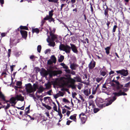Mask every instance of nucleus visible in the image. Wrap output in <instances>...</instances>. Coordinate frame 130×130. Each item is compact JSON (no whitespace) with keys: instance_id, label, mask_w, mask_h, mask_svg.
Instances as JSON below:
<instances>
[{"instance_id":"obj_6","label":"nucleus","mask_w":130,"mask_h":130,"mask_svg":"<svg viewBox=\"0 0 130 130\" xmlns=\"http://www.w3.org/2000/svg\"><path fill=\"white\" fill-rule=\"evenodd\" d=\"M26 89L27 92L28 93H31L34 92L32 89L31 84L30 83H29L26 85Z\"/></svg>"},{"instance_id":"obj_17","label":"nucleus","mask_w":130,"mask_h":130,"mask_svg":"<svg viewBox=\"0 0 130 130\" xmlns=\"http://www.w3.org/2000/svg\"><path fill=\"white\" fill-rule=\"evenodd\" d=\"M95 106L94 104L91 103H90L88 107V108L90 109L89 111H90V110H91L92 111L93 109L95 107Z\"/></svg>"},{"instance_id":"obj_40","label":"nucleus","mask_w":130,"mask_h":130,"mask_svg":"<svg viewBox=\"0 0 130 130\" xmlns=\"http://www.w3.org/2000/svg\"><path fill=\"white\" fill-rule=\"evenodd\" d=\"M69 87H71L72 89H76V86L74 84H70L69 85Z\"/></svg>"},{"instance_id":"obj_23","label":"nucleus","mask_w":130,"mask_h":130,"mask_svg":"<svg viewBox=\"0 0 130 130\" xmlns=\"http://www.w3.org/2000/svg\"><path fill=\"white\" fill-rule=\"evenodd\" d=\"M112 82H115L116 84V89H118L119 88V86L120 85V84L119 82L116 80H115L114 79L112 80Z\"/></svg>"},{"instance_id":"obj_51","label":"nucleus","mask_w":130,"mask_h":130,"mask_svg":"<svg viewBox=\"0 0 130 130\" xmlns=\"http://www.w3.org/2000/svg\"><path fill=\"white\" fill-rule=\"evenodd\" d=\"M58 115H59L60 117V119H61L62 117V114L60 111H58Z\"/></svg>"},{"instance_id":"obj_41","label":"nucleus","mask_w":130,"mask_h":130,"mask_svg":"<svg viewBox=\"0 0 130 130\" xmlns=\"http://www.w3.org/2000/svg\"><path fill=\"white\" fill-rule=\"evenodd\" d=\"M41 45H39L37 46V50L38 51V52L39 53H40L41 50Z\"/></svg>"},{"instance_id":"obj_8","label":"nucleus","mask_w":130,"mask_h":130,"mask_svg":"<svg viewBox=\"0 0 130 130\" xmlns=\"http://www.w3.org/2000/svg\"><path fill=\"white\" fill-rule=\"evenodd\" d=\"M20 32L22 37L26 40L27 36V32L25 30H21L20 31Z\"/></svg>"},{"instance_id":"obj_16","label":"nucleus","mask_w":130,"mask_h":130,"mask_svg":"<svg viewBox=\"0 0 130 130\" xmlns=\"http://www.w3.org/2000/svg\"><path fill=\"white\" fill-rule=\"evenodd\" d=\"M6 101L5 97L2 94V92L0 91V101L1 102Z\"/></svg>"},{"instance_id":"obj_18","label":"nucleus","mask_w":130,"mask_h":130,"mask_svg":"<svg viewBox=\"0 0 130 130\" xmlns=\"http://www.w3.org/2000/svg\"><path fill=\"white\" fill-rule=\"evenodd\" d=\"M77 115L76 114H74L71 115L69 119L71 120H73L74 121L76 122L77 120L76 116Z\"/></svg>"},{"instance_id":"obj_11","label":"nucleus","mask_w":130,"mask_h":130,"mask_svg":"<svg viewBox=\"0 0 130 130\" xmlns=\"http://www.w3.org/2000/svg\"><path fill=\"white\" fill-rule=\"evenodd\" d=\"M40 73L44 77L46 76L48 74V72L44 68L43 69Z\"/></svg>"},{"instance_id":"obj_39","label":"nucleus","mask_w":130,"mask_h":130,"mask_svg":"<svg viewBox=\"0 0 130 130\" xmlns=\"http://www.w3.org/2000/svg\"><path fill=\"white\" fill-rule=\"evenodd\" d=\"M50 2L53 3H58V0H47Z\"/></svg>"},{"instance_id":"obj_1","label":"nucleus","mask_w":130,"mask_h":130,"mask_svg":"<svg viewBox=\"0 0 130 130\" xmlns=\"http://www.w3.org/2000/svg\"><path fill=\"white\" fill-rule=\"evenodd\" d=\"M71 46L67 44L65 45L62 44L61 42L59 46V49L61 51L65 52L66 53H70L71 49L72 51L74 53L77 54L78 51L77 47L74 44L70 43Z\"/></svg>"},{"instance_id":"obj_24","label":"nucleus","mask_w":130,"mask_h":130,"mask_svg":"<svg viewBox=\"0 0 130 130\" xmlns=\"http://www.w3.org/2000/svg\"><path fill=\"white\" fill-rule=\"evenodd\" d=\"M68 82L70 83V84H74L76 82V80L74 79L73 78H70V79H69Z\"/></svg>"},{"instance_id":"obj_28","label":"nucleus","mask_w":130,"mask_h":130,"mask_svg":"<svg viewBox=\"0 0 130 130\" xmlns=\"http://www.w3.org/2000/svg\"><path fill=\"white\" fill-rule=\"evenodd\" d=\"M51 59L52 60V61L54 63H55L56 62V59L54 55H52L51 57Z\"/></svg>"},{"instance_id":"obj_9","label":"nucleus","mask_w":130,"mask_h":130,"mask_svg":"<svg viewBox=\"0 0 130 130\" xmlns=\"http://www.w3.org/2000/svg\"><path fill=\"white\" fill-rule=\"evenodd\" d=\"M96 64L95 62L94 61H91L88 65V68L89 70H92L95 67Z\"/></svg>"},{"instance_id":"obj_54","label":"nucleus","mask_w":130,"mask_h":130,"mask_svg":"<svg viewBox=\"0 0 130 130\" xmlns=\"http://www.w3.org/2000/svg\"><path fill=\"white\" fill-rule=\"evenodd\" d=\"M59 96H63L64 95V93L61 91H59Z\"/></svg>"},{"instance_id":"obj_4","label":"nucleus","mask_w":130,"mask_h":130,"mask_svg":"<svg viewBox=\"0 0 130 130\" xmlns=\"http://www.w3.org/2000/svg\"><path fill=\"white\" fill-rule=\"evenodd\" d=\"M106 99V102H108L107 103H105L103 104H101L103 102V101L102 99H99L96 102V104L100 108H102L103 107H105V106H107L106 105L107 103L109 102L108 101H107V100L108 99Z\"/></svg>"},{"instance_id":"obj_20","label":"nucleus","mask_w":130,"mask_h":130,"mask_svg":"<svg viewBox=\"0 0 130 130\" xmlns=\"http://www.w3.org/2000/svg\"><path fill=\"white\" fill-rule=\"evenodd\" d=\"M106 8L104 10V14L105 16L107 18H108L109 17V14L108 13V7L106 5Z\"/></svg>"},{"instance_id":"obj_55","label":"nucleus","mask_w":130,"mask_h":130,"mask_svg":"<svg viewBox=\"0 0 130 130\" xmlns=\"http://www.w3.org/2000/svg\"><path fill=\"white\" fill-rule=\"evenodd\" d=\"M57 109V106L56 105H54L53 107V109L56 112H58Z\"/></svg>"},{"instance_id":"obj_64","label":"nucleus","mask_w":130,"mask_h":130,"mask_svg":"<svg viewBox=\"0 0 130 130\" xmlns=\"http://www.w3.org/2000/svg\"><path fill=\"white\" fill-rule=\"evenodd\" d=\"M45 108L48 110H50L52 108L50 106L47 105L46 106Z\"/></svg>"},{"instance_id":"obj_45","label":"nucleus","mask_w":130,"mask_h":130,"mask_svg":"<svg viewBox=\"0 0 130 130\" xmlns=\"http://www.w3.org/2000/svg\"><path fill=\"white\" fill-rule=\"evenodd\" d=\"M119 96L122 95H127V94L123 91V92H122L120 94L119 93Z\"/></svg>"},{"instance_id":"obj_62","label":"nucleus","mask_w":130,"mask_h":130,"mask_svg":"<svg viewBox=\"0 0 130 130\" xmlns=\"http://www.w3.org/2000/svg\"><path fill=\"white\" fill-rule=\"evenodd\" d=\"M96 90L94 89H93L92 90V94H95L96 92Z\"/></svg>"},{"instance_id":"obj_5","label":"nucleus","mask_w":130,"mask_h":130,"mask_svg":"<svg viewBox=\"0 0 130 130\" xmlns=\"http://www.w3.org/2000/svg\"><path fill=\"white\" fill-rule=\"evenodd\" d=\"M51 40L52 41H55L56 42L58 43L60 42V40H61V38L60 36L56 34H53L50 36Z\"/></svg>"},{"instance_id":"obj_37","label":"nucleus","mask_w":130,"mask_h":130,"mask_svg":"<svg viewBox=\"0 0 130 130\" xmlns=\"http://www.w3.org/2000/svg\"><path fill=\"white\" fill-rule=\"evenodd\" d=\"M100 110V109L98 108H96V106L95 107L93 108V112L94 113H96L98 112Z\"/></svg>"},{"instance_id":"obj_31","label":"nucleus","mask_w":130,"mask_h":130,"mask_svg":"<svg viewBox=\"0 0 130 130\" xmlns=\"http://www.w3.org/2000/svg\"><path fill=\"white\" fill-rule=\"evenodd\" d=\"M19 28H20V29L21 30H28V27L26 26H23L21 25L20 26Z\"/></svg>"},{"instance_id":"obj_48","label":"nucleus","mask_w":130,"mask_h":130,"mask_svg":"<svg viewBox=\"0 0 130 130\" xmlns=\"http://www.w3.org/2000/svg\"><path fill=\"white\" fill-rule=\"evenodd\" d=\"M78 96H79V98H80L81 100H82L83 102H84V99L83 98V97L80 94H79L78 95Z\"/></svg>"},{"instance_id":"obj_19","label":"nucleus","mask_w":130,"mask_h":130,"mask_svg":"<svg viewBox=\"0 0 130 130\" xmlns=\"http://www.w3.org/2000/svg\"><path fill=\"white\" fill-rule=\"evenodd\" d=\"M16 100V99L15 98L13 97L11 98L10 100V103L11 104H15L16 103V102H15Z\"/></svg>"},{"instance_id":"obj_42","label":"nucleus","mask_w":130,"mask_h":130,"mask_svg":"<svg viewBox=\"0 0 130 130\" xmlns=\"http://www.w3.org/2000/svg\"><path fill=\"white\" fill-rule=\"evenodd\" d=\"M110 21H108V20L107 21V22H106V25L107 26V29H109L110 27V26H109V25L110 24Z\"/></svg>"},{"instance_id":"obj_27","label":"nucleus","mask_w":130,"mask_h":130,"mask_svg":"<svg viewBox=\"0 0 130 130\" xmlns=\"http://www.w3.org/2000/svg\"><path fill=\"white\" fill-rule=\"evenodd\" d=\"M110 49V46H108L105 48V50L106 51V53L107 55L109 54V51Z\"/></svg>"},{"instance_id":"obj_35","label":"nucleus","mask_w":130,"mask_h":130,"mask_svg":"<svg viewBox=\"0 0 130 130\" xmlns=\"http://www.w3.org/2000/svg\"><path fill=\"white\" fill-rule=\"evenodd\" d=\"M74 78L76 80V81L77 82H80L81 81V79L79 76H76L74 77Z\"/></svg>"},{"instance_id":"obj_29","label":"nucleus","mask_w":130,"mask_h":130,"mask_svg":"<svg viewBox=\"0 0 130 130\" xmlns=\"http://www.w3.org/2000/svg\"><path fill=\"white\" fill-rule=\"evenodd\" d=\"M46 88L47 89H49L51 87V83L48 82L45 85Z\"/></svg>"},{"instance_id":"obj_46","label":"nucleus","mask_w":130,"mask_h":130,"mask_svg":"<svg viewBox=\"0 0 130 130\" xmlns=\"http://www.w3.org/2000/svg\"><path fill=\"white\" fill-rule=\"evenodd\" d=\"M62 101L65 103H70L69 101L65 98L63 99Z\"/></svg>"},{"instance_id":"obj_12","label":"nucleus","mask_w":130,"mask_h":130,"mask_svg":"<svg viewBox=\"0 0 130 130\" xmlns=\"http://www.w3.org/2000/svg\"><path fill=\"white\" fill-rule=\"evenodd\" d=\"M78 66V65L76 63H72L70 65V68L72 70H75L76 67Z\"/></svg>"},{"instance_id":"obj_32","label":"nucleus","mask_w":130,"mask_h":130,"mask_svg":"<svg viewBox=\"0 0 130 130\" xmlns=\"http://www.w3.org/2000/svg\"><path fill=\"white\" fill-rule=\"evenodd\" d=\"M64 59V56L62 55H61L59 58L58 59V62H62Z\"/></svg>"},{"instance_id":"obj_57","label":"nucleus","mask_w":130,"mask_h":130,"mask_svg":"<svg viewBox=\"0 0 130 130\" xmlns=\"http://www.w3.org/2000/svg\"><path fill=\"white\" fill-rule=\"evenodd\" d=\"M11 52V50L10 49H8V57H10V56Z\"/></svg>"},{"instance_id":"obj_21","label":"nucleus","mask_w":130,"mask_h":130,"mask_svg":"<svg viewBox=\"0 0 130 130\" xmlns=\"http://www.w3.org/2000/svg\"><path fill=\"white\" fill-rule=\"evenodd\" d=\"M44 89L42 86H41L39 88H38V90L37 91V92L41 93L43 91Z\"/></svg>"},{"instance_id":"obj_15","label":"nucleus","mask_w":130,"mask_h":130,"mask_svg":"<svg viewBox=\"0 0 130 130\" xmlns=\"http://www.w3.org/2000/svg\"><path fill=\"white\" fill-rule=\"evenodd\" d=\"M128 74V71L127 70H125L122 69V71L121 74V75H123V76H126Z\"/></svg>"},{"instance_id":"obj_2","label":"nucleus","mask_w":130,"mask_h":130,"mask_svg":"<svg viewBox=\"0 0 130 130\" xmlns=\"http://www.w3.org/2000/svg\"><path fill=\"white\" fill-rule=\"evenodd\" d=\"M122 90V89H120L119 90L118 92H115L113 93L112 94H113L114 96H113L111 99L107 100V101H108L109 102L106 104V105L107 106H108L112 104V102L117 99L116 96H119V94H120L121 93L123 92V91Z\"/></svg>"},{"instance_id":"obj_34","label":"nucleus","mask_w":130,"mask_h":130,"mask_svg":"<svg viewBox=\"0 0 130 130\" xmlns=\"http://www.w3.org/2000/svg\"><path fill=\"white\" fill-rule=\"evenodd\" d=\"M18 42H17V40L15 39L12 40L11 42V43H12L13 46L16 45L17 43Z\"/></svg>"},{"instance_id":"obj_22","label":"nucleus","mask_w":130,"mask_h":130,"mask_svg":"<svg viewBox=\"0 0 130 130\" xmlns=\"http://www.w3.org/2000/svg\"><path fill=\"white\" fill-rule=\"evenodd\" d=\"M32 32L33 33H36L38 34L40 32V30L37 28H32Z\"/></svg>"},{"instance_id":"obj_53","label":"nucleus","mask_w":130,"mask_h":130,"mask_svg":"<svg viewBox=\"0 0 130 130\" xmlns=\"http://www.w3.org/2000/svg\"><path fill=\"white\" fill-rule=\"evenodd\" d=\"M102 79V78H98L96 79V81L98 83H99Z\"/></svg>"},{"instance_id":"obj_14","label":"nucleus","mask_w":130,"mask_h":130,"mask_svg":"<svg viewBox=\"0 0 130 130\" xmlns=\"http://www.w3.org/2000/svg\"><path fill=\"white\" fill-rule=\"evenodd\" d=\"M84 93L85 95L86 96H88L91 93V90L90 89H87L84 90Z\"/></svg>"},{"instance_id":"obj_38","label":"nucleus","mask_w":130,"mask_h":130,"mask_svg":"<svg viewBox=\"0 0 130 130\" xmlns=\"http://www.w3.org/2000/svg\"><path fill=\"white\" fill-rule=\"evenodd\" d=\"M100 74L101 75L103 76H104L106 74V72L104 71H100Z\"/></svg>"},{"instance_id":"obj_56","label":"nucleus","mask_w":130,"mask_h":130,"mask_svg":"<svg viewBox=\"0 0 130 130\" xmlns=\"http://www.w3.org/2000/svg\"><path fill=\"white\" fill-rule=\"evenodd\" d=\"M35 71L36 72L38 73L40 71V69L38 67H36L35 68Z\"/></svg>"},{"instance_id":"obj_60","label":"nucleus","mask_w":130,"mask_h":130,"mask_svg":"<svg viewBox=\"0 0 130 130\" xmlns=\"http://www.w3.org/2000/svg\"><path fill=\"white\" fill-rule=\"evenodd\" d=\"M72 122V121H70V120H68L66 122V124L67 125H69L70 123Z\"/></svg>"},{"instance_id":"obj_13","label":"nucleus","mask_w":130,"mask_h":130,"mask_svg":"<svg viewBox=\"0 0 130 130\" xmlns=\"http://www.w3.org/2000/svg\"><path fill=\"white\" fill-rule=\"evenodd\" d=\"M123 87V85L120 84V85L119 86V88L118 89H117V90H118L120 89H123V91H124V92H126L128 90V89L124 88V87Z\"/></svg>"},{"instance_id":"obj_25","label":"nucleus","mask_w":130,"mask_h":130,"mask_svg":"<svg viewBox=\"0 0 130 130\" xmlns=\"http://www.w3.org/2000/svg\"><path fill=\"white\" fill-rule=\"evenodd\" d=\"M118 27L117 26V23H115V25L113 26L112 28V31L113 32H115L116 31V29Z\"/></svg>"},{"instance_id":"obj_43","label":"nucleus","mask_w":130,"mask_h":130,"mask_svg":"<svg viewBox=\"0 0 130 130\" xmlns=\"http://www.w3.org/2000/svg\"><path fill=\"white\" fill-rule=\"evenodd\" d=\"M124 87H130V81L126 84L124 86Z\"/></svg>"},{"instance_id":"obj_63","label":"nucleus","mask_w":130,"mask_h":130,"mask_svg":"<svg viewBox=\"0 0 130 130\" xmlns=\"http://www.w3.org/2000/svg\"><path fill=\"white\" fill-rule=\"evenodd\" d=\"M77 95V93L76 92H74L73 93H72V96L73 98H74L75 97V96Z\"/></svg>"},{"instance_id":"obj_49","label":"nucleus","mask_w":130,"mask_h":130,"mask_svg":"<svg viewBox=\"0 0 130 130\" xmlns=\"http://www.w3.org/2000/svg\"><path fill=\"white\" fill-rule=\"evenodd\" d=\"M10 105L9 104L7 103V105L5 108V110H6L8 109L10 107Z\"/></svg>"},{"instance_id":"obj_58","label":"nucleus","mask_w":130,"mask_h":130,"mask_svg":"<svg viewBox=\"0 0 130 130\" xmlns=\"http://www.w3.org/2000/svg\"><path fill=\"white\" fill-rule=\"evenodd\" d=\"M125 22L128 25H129L130 24V21H129L128 19H126L125 20Z\"/></svg>"},{"instance_id":"obj_44","label":"nucleus","mask_w":130,"mask_h":130,"mask_svg":"<svg viewBox=\"0 0 130 130\" xmlns=\"http://www.w3.org/2000/svg\"><path fill=\"white\" fill-rule=\"evenodd\" d=\"M22 83L21 81H18L16 83V85L17 86H20L22 85Z\"/></svg>"},{"instance_id":"obj_50","label":"nucleus","mask_w":130,"mask_h":130,"mask_svg":"<svg viewBox=\"0 0 130 130\" xmlns=\"http://www.w3.org/2000/svg\"><path fill=\"white\" fill-rule=\"evenodd\" d=\"M53 63L52 61L50 59H49L47 61V64L49 65H51Z\"/></svg>"},{"instance_id":"obj_59","label":"nucleus","mask_w":130,"mask_h":130,"mask_svg":"<svg viewBox=\"0 0 130 130\" xmlns=\"http://www.w3.org/2000/svg\"><path fill=\"white\" fill-rule=\"evenodd\" d=\"M90 10L92 13H93V9L92 5L91 3H90Z\"/></svg>"},{"instance_id":"obj_3","label":"nucleus","mask_w":130,"mask_h":130,"mask_svg":"<svg viewBox=\"0 0 130 130\" xmlns=\"http://www.w3.org/2000/svg\"><path fill=\"white\" fill-rule=\"evenodd\" d=\"M62 73V71L60 70H54L52 71L50 70L48 71V74H49L50 77H52L53 76H55L57 75L61 74Z\"/></svg>"},{"instance_id":"obj_10","label":"nucleus","mask_w":130,"mask_h":130,"mask_svg":"<svg viewBox=\"0 0 130 130\" xmlns=\"http://www.w3.org/2000/svg\"><path fill=\"white\" fill-rule=\"evenodd\" d=\"M15 98L18 101H24V98L22 96L21 94L17 95L15 97Z\"/></svg>"},{"instance_id":"obj_61","label":"nucleus","mask_w":130,"mask_h":130,"mask_svg":"<svg viewBox=\"0 0 130 130\" xmlns=\"http://www.w3.org/2000/svg\"><path fill=\"white\" fill-rule=\"evenodd\" d=\"M84 76H83V78H86V79H87L88 78V76L87 75L86 73H84L83 74Z\"/></svg>"},{"instance_id":"obj_47","label":"nucleus","mask_w":130,"mask_h":130,"mask_svg":"<svg viewBox=\"0 0 130 130\" xmlns=\"http://www.w3.org/2000/svg\"><path fill=\"white\" fill-rule=\"evenodd\" d=\"M51 18L49 15H47L46 17H45L44 19V20H47L50 19Z\"/></svg>"},{"instance_id":"obj_26","label":"nucleus","mask_w":130,"mask_h":130,"mask_svg":"<svg viewBox=\"0 0 130 130\" xmlns=\"http://www.w3.org/2000/svg\"><path fill=\"white\" fill-rule=\"evenodd\" d=\"M49 29L50 30V36L54 34L55 32V29H53V30H52L51 27H50Z\"/></svg>"},{"instance_id":"obj_52","label":"nucleus","mask_w":130,"mask_h":130,"mask_svg":"<svg viewBox=\"0 0 130 130\" xmlns=\"http://www.w3.org/2000/svg\"><path fill=\"white\" fill-rule=\"evenodd\" d=\"M59 96V93H58L56 95H54V97L55 99H57L58 97Z\"/></svg>"},{"instance_id":"obj_36","label":"nucleus","mask_w":130,"mask_h":130,"mask_svg":"<svg viewBox=\"0 0 130 130\" xmlns=\"http://www.w3.org/2000/svg\"><path fill=\"white\" fill-rule=\"evenodd\" d=\"M54 11L53 10H52L51 11H49V15L51 18L53 15V12Z\"/></svg>"},{"instance_id":"obj_7","label":"nucleus","mask_w":130,"mask_h":130,"mask_svg":"<svg viewBox=\"0 0 130 130\" xmlns=\"http://www.w3.org/2000/svg\"><path fill=\"white\" fill-rule=\"evenodd\" d=\"M47 42L49 43L48 45L54 47L55 45V43L54 41H52L50 39V36H48V38L47 39Z\"/></svg>"},{"instance_id":"obj_30","label":"nucleus","mask_w":130,"mask_h":130,"mask_svg":"<svg viewBox=\"0 0 130 130\" xmlns=\"http://www.w3.org/2000/svg\"><path fill=\"white\" fill-rule=\"evenodd\" d=\"M39 118H41V119L43 120L42 121H46L47 119V118L44 116H39Z\"/></svg>"},{"instance_id":"obj_33","label":"nucleus","mask_w":130,"mask_h":130,"mask_svg":"<svg viewBox=\"0 0 130 130\" xmlns=\"http://www.w3.org/2000/svg\"><path fill=\"white\" fill-rule=\"evenodd\" d=\"M32 89L34 92L36 91L37 89H38V86L36 84H34L33 85Z\"/></svg>"}]
</instances>
